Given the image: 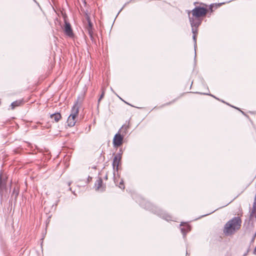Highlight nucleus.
<instances>
[{"mask_svg":"<svg viewBox=\"0 0 256 256\" xmlns=\"http://www.w3.org/2000/svg\"><path fill=\"white\" fill-rule=\"evenodd\" d=\"M208 10L204 7L196 6L192 11V16L190 12H188L189 20L191 26H199L202 22V16H206Z\"/></svg>","mask_w":256,"mask_h":256,"instance_id":"nucleus-1","label":"nucleus"},{"mask_svg":"<svg viewBox=\"0 0 256 256\" xmlns=\"http://www.w3.org/2000/svg\"><path fill=\"white\" fill-rule=\"evenodd\" d=\"M242 220L239 217H234L224 225L223 232L226 236H230L240 228Z\"/></svg>","mask_w":256,"mask_h":256,"instance_id":"nucleus-2","label":"nucleus"},{"mask_svg":"<svg viewBox=\"0 0 256 256\" xmlns=\"http://www.w3.org/2000/svg\"><path fill=\"white\" fill-rule=\"evenodd\" d=\"M80 105V102L79 104L78 98L77 101L74 103V105L72 107L71 114L68 118L67 123L68 126L72 127L75 125L76 122V118L79 112V107Z\"/></svg>","mask_w":256,"mask_h":256,"instance_id":"nucleus-3","label":"nucleus"},{"mask_svg":"<svg viewBox=\"0 0 256 256\" xmlns=\"http://www.w3.org/2000/svg\"><path fill=\"white\" fill-rule=\"evenodd\" d=\"M145 208L149 210H152L154 213L156 214L160 218L167 221L172 220V217L171 216L169 215L162 210L157 209L156 208L152 206L149 202H146Z\"/></svg>","mask_w":256,"mask_h":256,"instance_id":"nucleus-4","label":"nucleus"},{"mask_svg":"<svg viewBox=\"0 0 256 256\" xmlns=\"http://www.w3.org/2000/svg\"><path fill=\"white\" fill-rule=\"evenodd\" d=\"M128 128V126L124 128L122 126L118 133L115 134L113 139V144L114 147L120 146L122 144L124 136L127 134Z\"/></svg>","mask_w":256,"mask_h":256,"instance_id":"nucleus-5","label":"nucleus"},{"mask_svg":"<svg viewBox=\"0 0 256 256\" xmlns=\"http://www.w3.org/2000/svg\"><path fill=\"white\" fill-rule=\"evenodd\" d=\"M122 152L121 150L119 152L116 154L115 156L113 162H112V167L114 169V175L115 176V172H116L118 171V166L120 162V160L122 159Z\"/></svg>","mask_w":256,"mask_h":256,"instance_id":"nucleus-6","label":"nucleus"},{"mask_svg":"<svg viewBox=\"0 0 256 256\" xmlns=\"http://www.w3.org/2000/svg\"><path fill=\"white\" fill-rule=\"evenodd\" d=\"M64 31L66 35L70 38H72L74 36L71 25L66 20H64Z\"/></svg>","mask_w":256,"mask_h":256,"instance_id":"nucleus-7","label":"nucleus"},{"mask_svg":"<svg viewBox=\"0 0 256 256\" xmlns=\"http://www.w3.org/2000/svg\"><path fill=\"white\" fill-rule=\"evenodd\" d=\"M94 188L96 190H100L102 192L104 190L105 187L102 186V178H98L96 181Z\"/></svg>","mask_w":256,"mask_h":256,"instance_id":"nucleus-8","label":"nucleus"},{"mask_svg":"<svg viewBox=\"0 0 256 256\" xmlns=\"http://www.w3.org/2000/svg\"><path fill=\"white\" fill-rule=\"evenodd\" d=\"M198 26H192V32L193 33L192 38H193L194 42V46L195 54H196V34L198 33Z\"/></svg>","mask_w":256,"mask_h":256,"instance_id":"nucleus-9","label":"nucleus"},{"mask_svg":"<svg viewBox=\"0 0 256 256\" xmlns=\"http://www.w3.org/2000/svg\"><path fill=\"white\" fill-rule=\"evenodd\" d=\"M86 18L88 22V26L86 27V30L88 33L93 32L92 24L91 22L90 16L86 14Z\"/></svg>","mask_w":256,"mask_h":256,"instance_id":"nucleus-10","label":"nucleus"},{"mask_svg":"<svg viewBox=\"0 0 256 256\" xmlns=\"http://www.w3.org/2000/svg\"><path fill=\"white\" fill-rule=\"evenodd\" d=\"M50 118L54 122H58L62 118V116L60 113L56 112L50 114Z\"/></svg>","mask_w":256,"mask_h":256,"instance_id":"nucleus-11","label":"nucleus"},{"mask_svg":"<svg viewBox=\"0 0 256 256\" xmlns=\"http://www.w3.org/2000/svg\"><path fill=\"white\" fill-rule=\"evenodd\" d=\"M180 230L184 238L186 234L190 230V226L188 224H186L182 228H180Z\"/></svg>","mask_w":256,"mask_h":256,"instance_id":"nucleus-12","label":"nucleus"},{"mask_svg":"<svg viewBox=\"0 0 256 256\" xmlns=\"http://www.w3.org/2000/svg\"><path fill=\"white\" fill-rule=\"evenodd\" d=\"M22 103V100H17L11 104L10 106L12 110L14 109L16 106H20Z\"/></svg>","mask_w":256,"mask_h":256,"instance_id":"nucleus-13","label":"nucleus"},{"mask_svg":"<svg viewBox=\"0 0 256 256\" xmlns=\"http://www.w3.org/2000/svg\"><path fill=\"white\" fill-rule=\"evenodd\" d=\"M254 216H255L256 217V201L254 202V203L252 210L250 214V218H252Z\"/></svg>","mask_w":256,"mask_h":256,"instance_id":"nucleus-14","label":"nucleus"},{"mask_svg":"<svg viewBox=\"0 0 256 256\" xmlns=\"http://www.w3.org/2000/svg\"><path fill=\"white\" fill-rule=\"evenodd\" d=\"M223 3H218V4H211L210 6L209 9L211 11V12H212L214 11L213 8H214L215 9L218 8V6H220Z\"/></svg>","mask_w":256,"mask_h":256,"instance_id":"nucleus-15","label":"nucleus"},{"mask_svg":"<svg viewBox=\"0 0 256 256\" xmlns=\"http://www.w3.org/2000/svg\"><path fill=\"white\" fill-rule=\"evenodd\" d=\"M104 94H105V92H104V88H102V94H100V98H98V105L99 104L100 102V101L101 100L104 98Z\"/></svg>","mask_w":256,"mask_h":256,"instance_id":"nucleus-16","label":"nucleus"},{"mask_svg":"<svg viewBox=\"0 0 256 256\" xmlns=\"http://www.w3.org/2000/svg\"><path fill=\"white\" fill-rule=\"evenodd\" d=\"M119 188H122V189H124V181L123 180H122L120 184H119V186H118Z\"/></svg>","mask_w":256,"mask_h":256,"instance_id":"nucleus-17","label":"nucleus"},{"mask_svg":"<svg viewBox=\"0 0 256 256\" xmlns=\"http://www.w3.org/2000/svg\"><path fill=\"white\" fill-rule=\"evenodd\" d=\"M89 36H90V38L92 40H94V36H93V34H94V32H90V33H88Z\"/></svg>","mask_w":256,"mask_h":256,"instance_id":"nucleus-18","label":"nucleus"},{"mask_svg":"<svg viewBox=\"0 0 256 256\" xmlns=\"http://www.w3.org/2000/svg\"><path fill=\"white\" fill-rule=\"evenodd\" d=\"M206 94V95H210L211 96H212L214 98H215L218 100H220L218 98H216V97H215L213 95H212V94H206V93H204L203 94Z\"/></svg>","mask_w":256,"mask_h":256,"instance_id":"nucleus-19","label":"nucleus"},{"mask_svg":"<svg viewBox=\"0 0 256 256\" xmlns=\"http://www.w3.org/2000/svg\"><path fill=\"white\" fill-rule=\"evenodd\" d=\"M254 254H256V247L255 248H254Z\"/></svg>","mask_w":256,"mask_h":256,"instance_id":"nucleus-20","label":"nucleus"},{"mask_svg":"<svg viewBox=\"0 0 256 256\" xmlns=\"http://www.w3.org/2000/svg\"><path fill=\"white\" fill-rule=\"evenodd\" d=\"M126 5V3L125 4L124 6L121 8L120 10H122V9Z\"/></svg>","mask_w":256,"mask_h":256,"instance_id":"nucleus-21","label":"nucleus"},{"mask_svg":"<svg viewBox=\"0 0 256 256\" xmlns=\"http://www.w3.org/2000/svg\"><path fill=\"white\" fill-rule=\"evenodd\" d=\"M220 101L224 103H225V102L224 100H221Z\"/></svg>","mask_w":256,"mask_h":256,"instance_id":"nucleus-22","label":"nucleus"},{"mask_svg":"<svg viewBox=\"0 0 256 256\" xmlns=\"http://www.w3.org/2000/svg\"><path fill=\"white\" fill-rule=\"evenodd\" d=\"M105 178H106V179H107V178H108V176H105Z\"/></svg>","mask_w":256,"mask_h":256,"instance_id":"nucleus-23","label":"nucleus"},{"mask_svg":"<svg viewBox=\"0 0 256 256\" xmlns=\"http://www.w3.org/2000/svg\"><path fill=\"white\" fill-rule=\"evenodd\" d=\"M188 254V252H186V256H187Z\"/></svg>","mask_w":256,"mask_h":256,"instance_id":"nucleus-24","label":"nucleus"},{"mask_svg":"<svg viewBox=\"0 0 256 256\" xmlns=\"http://www.w3.org/2000/svg\"><path fill=\"white\" fill-rule=\"evenodd\" d=\"M255 200H256V196H255Z\"/></svg>","mask_w":256,"mask_h":256,"instance_id":"nucleus-25","label":"nucleus"},{"mask_svg":"<svg viewBox=\"0 0 256 256\" xmlns=\"http://www.w3.org/2000/svg\"><path fill=\"white\" fill-rule=\"evenodd\" d=\"M34 1H35V0H34Z\"/></svg>","mask_w":256,"mask_h":256,"instance_id":"nucleus-26","label":"nucleus"}]
</instances>
